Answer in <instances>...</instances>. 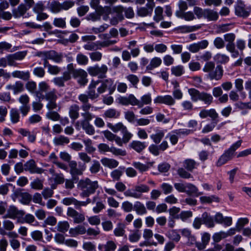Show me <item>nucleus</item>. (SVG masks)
I'll return each mask as SVG.
<instances>
[{
  "label": "nucleus",
  "instance_id": "1",
  "mask_svg": "<svg viewBox=\"0 0 251 251\" xmlns=\"http://www.w3.org/2000/svg\"><path fill=\"white\" fill-rule=\"evenodd\" d=\"M202 71L207 74V77L209 79L215 80H220L224 73L223 67L221 65L215 66V63L212 61L206 62Z\"/></svg>",
  "mask_w": 251,
  "mask_h": 251
},
{
  "label": "nucleus",
  "instance_id": "2",
  "mask_svg": "<svg viewBox=\"0 0 251 251\" xmlns=\"http://www.w3.org/2000/svg\"><path fill=\"white\" fill-rule=\"evenodd\" d=\"M98 183L97 181H91L89 178L80 180L78 183V187L82 191L80 195L82 197H88L93 194L98 188Z\"/></svg>",
  "mask_w": 251,
  "mask_h": 251
},
{
  "label": "nucleus",
  "instance_id": "3",
  "mask_svg": "<svg viewBox=\"0 0 251 251\" xmlns=\"http://www.w3.org/2000/svg\"><path fill=\"white\" fill-rule=\"evenodd\" d=\"M38 98L41 100H45L47 101L46 107L50 110L60 109L56 102L57 96L56 94V90L53 89L50 91L46 93L45 95H41L39 93H37Z\"/></svg>",
  "mask_w": 251,
  "mask_h": 251
},
{
  "label": "nucleus",
  "instance_id": "4",
  "mask_svg": "<svg viewBox=\"0 0 251 251\" xmlns=\"http://www.w3.org/2000/svg\"><path fill=\"white\" fill-rule=\"evenodd\" d=\"M241 141H238L226 151L225 153L219 159L217 163V166H221L231 160L234 156V152L241 146Z\"/></svg>",
  "mask_w": 251,
  "mask_h": 251
},
{
  "label": "nucleus",
  "instance_id": "5",
  "mask_svg": "<svg viewBox=\"0 0 251 251\" xmlns=\"http://www.w3.org/2000/svg\"><path fill=\"white\" fill-rule=\"evenodd\" d=\"M225 41L227 43L226 45V50L231 53L232 58H237L239 55V51L236 49L234 41L235 35L234 33H227L224 36Z\"/></svg>",
  "mask_w": 251,
  "mask_h": 251
},
{
  "label": "nucleus",
  "instance_id": "6",
  "mask_svg": "<svg viewBox=\"0 0 251 251\" xmlns=\"http://www.w3.org/2000/svg\"><path fill=\"white\" fill-rule=\"evenodd\" d=\"M87 71L89 74L92 76H97L99 78H104L106 77L108 67L105 64H102L101 66L97 64L89 67Z\"/></svg>",
  "mask_w": 251,
  "mask_h": 251
},
{
  "label": "nucleus",
  "instance_id": "7",
  "mask_svg": "<svg viewBox=\"0 0 251 251\" xmlns=\"http://www.w3.org/2000/svg\"><path fill=\"white\" fill-rule=\"evenodd\" d=\"M99 151L101 153L110 152L116 156H125L126 152L125 150L117 148L114 146L109 147L105 143H100L98 146Z\"/></svg>",
  "mask_w": 251,
  "mask_h": 251
},
{
  "label": "nucleus",
  "instance_id": "8",
  "mask_svg": "<svg viewBox=\"0 0 251 251\" xmlns=\"http://www.w3.org/2000/svg\"><path fill=\"white\" fill-rule=\"evenodd\" d=\"M11 198L14 201L17 199L23 204L27 205L29 203L32 199V196L27 192H23L20 191H15L12 195Z\"/></svg>",
  "mask_w": 251,
  "mask_h": 251
},
{
  "label": "nucleus",
  "instance_id": "9",
  "mask_svg": "<svg viewBox=\"0 0 251 251\" xmlns=\"http://www.w3.org/2000/svg\"><path fill=\"white\" fill-rule=\"evenodd\" d=\"M25 214L23 210H19L16 206L11 205L7 210L6 214L3 217V218H10L12 219H20Z\"/></svg>",
  "mask_w": 251,
  "mask_h": 251
},
{
  "label": "nucleus",
  "instance_id": "10",
  "mask_svg": "<svg viewBox=\"0 0 251 251\" xmlns=\"http://www.w3.org/2000/svg\"><path fill=\"white\" fill-rule=\"evenodd\" d=\"M67 215L73 219V222L75 224L82 223L85 219L84 214L79 213L74 208L71 207L67 208Z\"/></svg>",
  "mask_w": 251,
  "mask_h": 251
},
{
  "label": "nucleus",
  "instance_id": "11",
  "mask_svg": "<svg viewBox=\"0 0 251 251\" xmlns=\"http://www.w3.org/2000/svg\"><path fill=\"white\" fill-rule=\"evenodd\" d=\"M181 235L187 239V245L190 246L196 243V237L188 228H183L179 230Z\"/></svg>",
  "mask_w": 251,
  "mask_h": 251
},
{
  "label": "nucleus",
  "instance_id": "12",
  "mask_svg": "<svg viewBox=\"0 0 251 251\" xmlns=\"http://www.w3.org/2000/svg\"><path fill=\"white\" fill-rule=\"evenodd\" d=\"M25 170L29 171L31 174H41L44 172V170L36 166L35 162L33 160H30L26 162L24 165Z\"/></svg>",
  "mask_w": 251,
  "mask_h": 251
},
{
  "label": "nucleus",
  "instance_id": "13",
  "mask_svg": "<svg viewBox=\"0 0 251 251\" xmlns=\"http://www.w3.org/2000/svg\"><path fill=\"white\" fill-rule=\"evenodd\" d=\"M77 163L75 161H71L69 163L70 168V173L73 176L81 175L83 171L86 169V165L83 164L81 166L79 165V168L77 167Z\"/></svg>",
  "mask_w": 251,
  "mask_h": 251
},
{
  "label": "nucleus",
  "instance_id": "14",
  "mask_svg": "<svg viewBox=\"0 0 251 251\" xmlns=\"http://www.w3.org/2000/svg\"><path fill=\"white\" fill-rule=\"evenodd\" d=\"M214 221L219 224H223L226 226H229L232 224V219L231 217H224L221 213H217L214 217Z\"/></svg>",
  "mask_w": 251,
  "mask_h": 251
},
{
  "label": "nucleus",
  "instance_id": "15",
  "mask_svg": "<svg viewBox=\"0 0 251 251\" xmlns=\"http://www.w3.org/2000/svg\"><path fill=\"white\" fill-rule=\"evenodd\" d=\"M154 103L164 104L173 105L175 103V100L170 95L158 96L154 100Z\"/></svg>",
  "mask_w": 251,
  "mask_h": 251
},
{
  "label": "nucleus",
  "instance_id": "16",
  "mask_svg": "<svg viewBox=\"0 0 251 251\" xmlns=\"http://www.w3.org/2000/svg\"><path fill=\"white\" fill-rule=\"evenodd\" d=\"M208 45V42L206 40H204L196 43L190 45L187 49L193 53L198 52L200 50L204 49Z\"/></svg>",
  "mask_w": 251,
  "mask_h": 251
},
{
  "label": "nucleus",
  "instance_id": "17",
  "mask_svg": "<svg viewBox=\"0 0 251 251\" xmlns=\"http://www.w3.org/2000/svg\"><path fill=\"white\" fill-rule=\"evenodd\" d=\"M100 0H91L90 5L92 8L96 10V12L100 15H102L105 11L110 13L111 11L110 8L107 6L103 7L100 6Z\"/></svg>",
  "mask_w": 251,
  "mask_h": 251
},
{
  "label": "nucleus",
  "instance_id": "18",
  "mask_svg": "<svg viewBox=\"0 0 251 251\" xmlns=\"http://www.w3.org/2000/svg\"><path fill=\"white\" fill-rule=\"evenodd\" d=\"M119 103L124 105H131L132 106H137L138 99L132 94L129 95L127 97H121L118 99Z\"/></svg>",
  "mask_w": 251,
  "mask_h": 251
},
{
  "label": "nucleus",
  "instance_id": "19",
  "mask_svg": "<svg viewBox=\"0 0 251 251\" xmlns=\"http://www.w3.org/2000/svg\"><path fill=\"white\" fill-rule=\"evenodd\" d=\"M99 83V81H92L89 86L87 94L89 99L92 100L97 99L99 96L98 92L96 93L95 90Z\"/></svg>",
  "mask_w": 251,
  "mask_h": 251
},
{
  "label": "nucleus",
  "instance_id": "20",
  "mask_svg": "<svg viewBox=\"0 0 251 251\" xmlns=\"http://www.w3.org/2000/svg\"><path fill=\"white\" fill-rule=\"evenodd\" d=\"M86 232V228L82 225H78L74 227L70 228L69 233L71 237H76L79 235H83Z\"/></svg>",
  "mask_w": 251,
  "mask_h": 251
},
{
  "label": "nucleus",
  "instance_id": "21",
  "mask_svg": "<svg viewBox=\"0 0 251 251\" xmlns=\"http://www.w3.org/2000/svg\"><path fill=\"white\" fill-rule=\"evenodd\" d=\"M102 133L107 140L110 142L115 141L117 145L121 146V138L120 137L114 134L108 130L103 131Z\"/></svg>",
  "mask_w": 251,
  "mask_h": 251
},
{
  "label": "nucleus",
  "instance_id": "22",
  "mask_svg": "<svg viewBox=\"0 0 251 251\" xmlns=\"http://www.w3.org/2000/svg\"><path fill=\"white\" fill-rule=\"evenodd\" d=\"M203 224L209 228H212L215 226L214 219L213 216L206 212L202 213L201 217Z\"/></svg>",
  "mask_w": 251,
  "mask_h": 251
},
{
  "label": "nucleus",
  "instance_id": "23",
  "mask_svg": "<svg viewBox=\"0 0 251 251\" xmlns=\"http://www.w3.org/2000/svg\"><path fill=\"white\" fill-rule=\"evenodd\" d=\"M100 162L103 166L110 169L115 168L119 165V162L117 160L107 157L102 158Z\"/></svg>",
  "mask_w": 251,
  "mask_h": 251
},
{
  "label": "nucleus",
  "instance_id": "24",
  "mask_svg": "<svg viewBox=\"0 0 251 251\" xmlns=\"http://www.w3.org/2000/svg\"><path fill=\"white\" fill-rule=\"evenodd\" d=\"M210 234L208 232H203L201 233V242L197 243L196 242V243L195 244L196 245V247L200 250H202L205 248L210 241Z\"/></svg>",
  "mask_w": 251,
  "mask_h": 251
},
{
  "label": "nucleus",
  "instance_id": "25",
  "mask_svg": "<svg viewBox=\"0 0 251 251\" xmlns=\"http://www.w3.org/2000/svg\"><path fill=\"white\" fill-rule=\"evenodd\" d=\"M116 248V244L111 240L108 241L104 244H100L98 246V249L100 251H114Z\"/></svg>",
  "mask_w": 251,
  "mask_h": 251
},
{
  "label": "nucleus",
  "instance_id": "26",
  "mask_svg": "<svg viewBox=\"0 0 251 251\" xmlns=\"http://www.w3.org/2000/svg\"><path fill=\"white\" fill-rule=\"evenodd\" d=\"M28 9L25 4L22 3L13 10V16L16 18H20L24 16Z\"/></svg>",
  "mask_w": 251,
  "mask_h": 251
},
{
  "label": "nucleus",
  "instance_id": "27",
  "mask_svg": "<svg viewBox=\"0 0 251 251\" xmlns=\"http://www.w3.org/2000/svg\"><path fill=\"white\" fill-rule=\"evenodd\" d=\"M185 193L188 195L194 194L197 197L203 194L202 192L198 191V189L196 186L189 183H186Z\"/></svg>",
  "mask_w": 251,
  "mask_h": 251
},
{
  "label": "nucleus",
  "instance_id": "28",
  "mask_svg": "<svg viewBox=\"0 0 251 251\" xmlns=\"http://www.w3.org/2000/svg\"><path fill=\"white\" fill-rule=\"evenodd\" d=\"M235 14L236 15L242 17H247L250 15V11L245 8V5L242 2L239 3L235 7Z\"/></svg>",
  "mask_w": 251,
  "mask_h": 251
},
{
  "label": "nucleus",
  "instance_id": "29",
  "mask_svg": "<svg viewBox=\"0 0 251 251\" xmlns=\"http://www.w3.org/2000/svg\"><path fill=\"white\" fill-rule=\"evenodd\" d=\"M165 133V130L156 129L155 130V133L151 134L150 137L155 144H158L164 137Z\"/></svg>",
  "mask_w": 251,
  "mask_h": 251
},
{
  "label": "nucleus",
  "instance_id": "30",
  "mask_svg": "<svg viewBox=\"0 0 251 251\" xmlns=\"http://www.w3.org/2000/svg\"><path fill=\"white\" fill-rule=\"evenodd\" d=\"M204 18L209 21H215L219 18V13L211 9H205Z\"/></svg>",
  "mask_w": 251,
  "mask_h": 251
},
{
  "label": "nucleus",
  "instance_id": "31",
  "mask_svg": "<svg viewBox=\"0 0 251 251\" xmlns=\"http://www.w3.org/2000/svg\"><path fill=\"white\" fill-rule=\"evenodd\" d=\"M6 88L8 90H12L14 94L21 93L24 91V85L20 81H17L13 84H9L6 86Z\"/></svg>",
  "mask_w": 251,
  "mask_h": 251
},
{
  "label": "nucleus",
  "instance_id": "32",
  "mask_svg": "<svg viewBox=\"0 0 251 251\" xmlns=\"http://www.w3.org/2000/svg\"><path fill=\"white\" fill-rule=\"evenodd\" d=\"M129 146L137 152H141L147 146L145 142H142L139 141H133Z\"/></svg>",
  "mask_w": 251,
  "mask_h": 251
},
{
  "label": "nucleus",
  "instance_id": "33",
  "mask_svg": "<svg viewBox=\"0 0 251 251\" xmlns=\"http://www.w3.org/2000/svg\"><path fill=\"white\" fill-rule=\"evenodd\" d=\"M70 224L67 221H59L55 227L57 231L61 233H65L70 229Z\"/></svg>",
  "mask_w": 251,
  "mask_h": 251
},
{
  "label": "nucleus",
  "instance_id": "34",
  "mask_svg": "<svg viewBox=\"0 0 251 251\" xmlns=\"http://www.w3.org/2000/svg\"><path fill=\"white\" fill-rule=\"evenodd\" d=\"M153 10L147 6H143L137 8V15L141 17L151 16Z\"/></svg>",
  "mask_w": 251,
  "mask_h": 251
},
{
  "label": "nucleus",
  "instance_id": "35",
  "mask_svg": "<svg viewBox=\"0 0 251 251\" xmlns=\"http://www.w3.org/2000/svg\"><path fill=\"white\" fill-rule=\"evenodd\" d=\"M176 17L178 18L184 19L186 21H191L196 19V17L192 11H187L184 12L182 13H177Z\"/></svg>",
  "mask_w": 251,
  "mask_h": 251
},
{
  "label": "nucleus",
  "instance_id": "36",
  "mask_svg": "<svg viewBox=\"0 0 251 251\" xmlns=\"http://www.w3.org/2000/svg\"><path fill=\"white\" fill-rule=\"evenodd\" d=\"M134 210L135 211L137 214L139 215H142L147 213V210L145 206L139 201H137L134 203Z\"/></svg>",
  "mask_w": 251,
  "mask_h": 251
},
{
  "label": "nucleus",
  "instance_id": "37",
  "mask_svg": "<svg viewBox=\"0 0 251 251\" xmlns=\"http://www.w3.org/2000/svg\"><path fill=\"white\" fill-rule=\"evenodd\" d=\"M107 126L115 133L118 132L119 131L122 133L127 128V127L121 122L115 125H112L111 123H108Z\"/></svg>",
  "mask_w": 251,
  "mask_h": 251
},
{
  "label": "nucleus",
  "instance_id": "38",
  "mask_svg": "<svg viewBox=\"0 0 251 251\" xmlns=\"http://www.w3.org/2000/svg\"><path fill=\"white\" fill-rule=\"evenodd\" d=\"M166 235L169 239L176 242L179 241L181 238L180 234L176 229L169 230Z\"/></svg>",
  "mask_w": 251,
  "mask_h": 251
},
{
  "label": "nucleus",
  "instance_id": "39",
  "mask_svg": "<svg viewBox=\"0 0 251 251\" xmlns=\"http://www.w3.org/2000/svg\"><path fill=\"white\" fill-rule=\"evenodd\" d=\"M12 76L13 77L27 80L29 78L30 75L28 71H15L12 73Z\"/></svg>",
  "mask_w": 251,
  "mask_h": 251
},
{
  "label": "nucleus",
  "instance_id": "40",
  "mask_svg": "<svg viewBox=\"0 0 251 251\" xmlns=\"http://www.w3.org/2000/svg\"><path fill=\"white\" fill-rule=\"evenodd\" d=\"M151 102V97L150 94H147L143 95L141 98V101L138 100V104L137 106L139 107H142L144 105L150 104Z\"/></svg>",
  "mask_w": 251,
  "mask_h": 251
},
{
  "label": "nucleus",
  "instance_id": "41",
  "mask_svg": "<svg viewBox=\"0 0 251 251\" xmlns=\"http://www.w3.org/2000/svg\"><path fill=\"white\" fill-rule=\"evenodd\" d=\"M162 60L160 58L154 57L151 60L150 64L147 66V69L148 70H152L160 66Z\"/></svg>",
  "mask_w": 251,
  "mask_h": 251
},
{
  "label": "nucleus",
  "instance_id": "42",
  "mask_svg": "<svg viewBox=\"0 0 251 251\" xmlns=\"http://www.w3.org/2000/svg\"><path fill=\"white\" fill-rule=\"evenodd\" d=\"M53 143L56 146H63L70 142V139L68 137L63 135H60L53 139Z\"/></svg>",
  "mask_w": 251,
  "mask_h": 251
},
{
  "label": "nucleus",
  "instance_id": "43",
  "mask_svg": "<svg viewBox=\"0 0 251 251\" xmlns=\"http://www.w3.org/2000/svg\"><path fill=\"white\" fill-rule=\"evenodd\" d=\"M50 11L54 13H58L62 10L61 4L57 1L52 0L49 4Z\"/></svg>",
  "mask_w": 251,
  "mask_h": 251
},
{
  "label": "nucleus",
  "instance_id": "44",
  "mask_svg": "<svg viewBox=\"0 0 251 251\" xmlns=\"http://www.w3.org/2000/svg\"><path fill=\"white\" fill-rule=\"evenodd\" d=\"M115 10L118 12H125V14L127 18H132L134 17V13L132 8L128 7L125 9L122 6H118L115 8Z\"/></svg>",
  "mask_w": 251,
  "mask_h": 251
},
{
  "label": "nucleus",
  "instance_id": "45",
  "mask_svg": "<svg viewBox=\"0 0 251 251\" xmlns=\"http://www.w3.org/2000/svg\"><path fill=\"white\" fill-rule=\"evenodd\" d=\"M198 165L197 162L193 159H187L183 162V166L189 171L192 172Z\"/></svg>",
  "mask_w": 251,
  "mask_h": 251
},
{
  "label": "nucleus",
  "instance_id": "46",
  "mask_svg": "<svg viewBox=\"0 0 251 251\" xmlns=\"http://www.w3.org/2000/svg\"><path fill=\"white\" fill-rule=\"evenodd\" d=\"M79 107L76 104H74L70 106L69 109V116L73 120H75L79 116Z\"/></svg>",
  "mask_w": 251,
  "mask_h": 251
},
{
  "label": "nucleus",
  "instance_id": "47",
  "mask_svg": "<svg viewBox=\"0 0 251 251\" xmlns=\"http://www.w3.org/2000/svg\"><path fill=\"white\" fill-rule=\"evenodd\" d=\"M200 201L201 203H210L213 201L219 202V198L215 195H211L210 196H202L200 198Z\"/></svg>",
  "mask_w": 251,
  "mask_h": 251
},
{
  "label": "nucleus",
  "instance_id": "48",
  "mask_svg": "<svg viewBox=\"0 0 251 251\" xmlns=\"http://www.w3.org/2000/svg\"><path fill=\"white\" fill-rule=\"evenodd\" d=\"M82 127L85 132L92 135L95 134V130L94 126L91 125L89 122L83 121L81 124Z\"/></svg>",
  "mask_w": 251,
  "mask_h": 251
},
{
  "label": "nucleus",
  "instance_id": "49",
  "mask_svg": "<svg viewBox=\"0 0 251 251\" xmlns=\"http://www.w3.org/2000/svg\"><path fill=\"white\" fill-rule=\"evenodd\" d=\"M83 142L85 147V151L88 153H92L94 152L96 149L93 146V142L90 139H84Z\"/></svg>",
  "mask_w": 251,
  "mask_h": 251
},
{
  "label": "nucleus",
  "instance_id": "50",
  "mask_svg": "<svg viewBox=\"0 0 251 251\" xmlns=\"http://www.w3.org/2000/svg\"><path fill=\"white\" fill-rule=\"evenodd\" d=\"M39 91H36L35 96L38 98V95L37 93H39L41 95H44L43 93H47L48 91L50 89V86L45 81H42L39 83L38 85Z\"/></svg>",
  "mask_w": 251,
  "mask_h": 251
},
{
  "label": "nucleus",
  "instance_id": "51",
  "mask_svg": "<svg viewBox=\"0 0 251 251\" xmlns=\"http://www.w3.org/2000/svg\"><path fill=\"white\" fill-rule=\"evenodd\" d=\"M200 100L202 101L205 104L209 105L212 103L213 98L210 94L202 92Z\"/></svg>",
  "mask_w": 251,
  "mask_h": 251
},
{
  "label": "nucleus",
  "instance_id": "52",
  "mask_svg": "<svg viewBox=\"0 0 251 251\" xmlns=\"http://www.w3.org/2000/svg\"><path fill=\"white\" fill-rule=\"evenodd\" d=\"M120 114V112L117 110L110 108L104 112L103 117L107 118H117Z\"/></svg>",
  "mask_w": 251,
  "mask_h": 251
},
{
  "label": "nucleus",
  "instance_id": "53",
  "mask_svg": "<svg viewBox=\"0 0 251 251\" xmlns=\"http://www.w3.org/2000/svg\"><path fill=\"white\" fill-rule=\"evenodd\" d=\"M188 93L191 96L192 101L196 102L200 100L201 92L194 88H190L188 89Z\"/></svg>",
  "mask_w": 251,
  "mask_h": 251
},
{
  "label": "nucleus",
  "instance_id": "54",
  "mask_svg": "<svg viewBox=\"0 0 251 251\" xmlns=\"http://www.w3.org/2000/svg\"><path fill=\"white\" fill-rule=\"evenodd\" d=\"M19 132L23 136H27L28 141L31 143L34 142L36 139V134L33 132H30L28 130L22 128L20 129Z\"/></svg>",
  "mask_w": 251,
  "mask_h": 251
},
{
  "label": "nucleus",
  "instance_id": "55",
  "mask_svg": "<svg viewBox=\"0 0 251 251\" xmlns=\"http://www.w3.org/2000/svg\"><path fill=\"white\" fill-rule=\"evenodd\" d=\"M214 58L218 63L221 64H226L229 60V56L223 53H217L214 56Z\"/></svg>",
  "mask_w": 251,
  "mask_h": 251
},
{
  "label": "nucleus",
  "instance_id": "56",
  "mask_svg": "<svg viewBox=\"0 0 251 251\" xmlns=\"http://www.w3.org/2000/svg\"><path fill=\"white\" fill-rule=\"evenodd\" d=\"M124 168L121 167L113 170L110 173V176L113 180H119L123 174Z\"/></svg>",
  "mask_w": 251,
  "mask_h": 251
},
{
  "label": "nucleus",
  "instance_id": "57",
  "mask_svg": "<svg viewBox=\"0 0 251 251\" xmlns=\"http://www.w3.org/2000/svg\"><path fill=\"white\" fill-rule=\"evenodd\" d=\"M163 8L161 6H157L154 10V16H153V20L156 22H159L163 19Z\"/></svg>",
  "mask_w": 251,
  "mask_h": 251
},
{
  "label": "nucleus",
  "instance_id": "58",
  "mask_svg": "<svg viewBox=\"0 0 251 251\" xmlns=\"http://www.w3.org/2000/svg\"><path fill=\"white\" fill-rule=\"evenodd\" d=\"M172 74L176 76H180L184 73L183 66L178 65L174 66L171 68Z\"/></svg>",
  "mask_w": 251,
  "mask_h": 251
},
{
  "label": "nucleus",
  "instance_id": "59",
  "mask_svg": "<svg viewBox=\"0 0 251 251\" xmlns=\"http://www.w3.org/2000/svg\"><path fill=\"white\" fill-rule=\"evenodd\" d=\"M53 25L56 27L64 28L66 27V18H56L53 20Z\"/></svg>",
  "mask_w": 251,
  "mask_h": 251
},
{
  "label": "nucleus",
  "instance_id": "60",
  "mask_svg": "<svg viewBox=\"0 0 251 251\" xmlns=\"http://www.w3.org/2000/svg\"><path fill=\"white\" fill-rule=\"evenodd\" d=\"M200 26H189V25H182L178 27V29L183 33L191 32L197 30L200 28Z\"/></svg>",
  "mask_w": 251,
  "mask_h": 251
},
{
  "label": "nucleus",
  "instance_id": "61",
  "mask_svg": "<svg viewBox=\"0 0 251 251\" xmlns=\"http://www.w3.org/2000/svg\"><path fill=\"white\" fill-rule=\"evenodd\" d=\"M76 60L80 65H86L88 64L89 61L88 57L81 53L77 54Z\"/></svg>",
  "mask_w": 251,
  "mask_h": 251
},
{
  "label": "nucleus",
  "instance_id": "62",
  "mask_svg": "<svg viewBox=\"0 0 251 251\" xmlns=\"http://www.w3.org/2000/svg\"><path fill=\"white\" fill-rule=\"evenodd\" d=\"M122 133L123 134V138H121V147L123 146L124 143L126 144L128 143L133 136L132 134L129 132L127 128Z\"/></svg>",
  "mask_w": 251,
  "mask_h": 251
},
{
  "label": "nucleus",
  "instance_id": "63",
  "mask_svg": "<svg viewBox=\"0 0 251 251\" xmlns=\"http://www.w3.org/2000/svg\"><path fill=\"white\" fill-rule=\"evenodd\" d=\"M101 168L100 162L96 160L93 161V163L90 167L89 170L92 174H96L98 173Z\"/></svg>",
  "mask_w": 251,
  "mask_h": 251
},
{
  "label": "nucleus",
  "instance_id": "64",
  "mask_svg": "<svg viewBox=\"0 0 251 251\" xmlns=\"http://www.w3.org/2000/svg\"><path fill=\"white\" fill-rule=\"evenodd\" d=\"M132 165L141 173L147 171L149 168L148 165L141 163L140 162H133Z\"/></svg>",
  "mask_w": 251,
  "mask_h": 251
}]
</instances>
